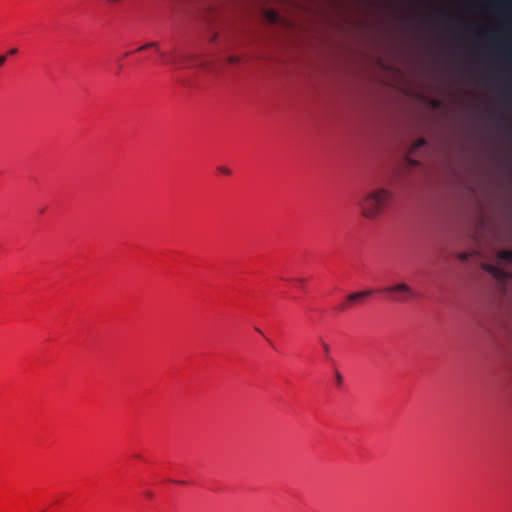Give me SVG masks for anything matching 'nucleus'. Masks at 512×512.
I'll use <instances>...</instances> for the list:
<instances>
[{"label":"nucleus","mask_w":512,"mask_h":512,"mask_svg":"<svg viewBox=\"0 0 512 512\" xmlns=\"http://www.w3.org/2000/svg\"><path fill=\"white\" fill-rule=\"evenodd\" d=\"M498 258L507 262H512V250H502L498 253Z\"/></svg>","instance_id":"6"},{"label":"nucleus","mask_w":512,"mask_h":512,"mask_svg":"<svg viewBox=\"0 0 512 512\" xmlns=\"http://www.w3.org/2000/svg\"><path fill=\"white\" fill-rule=\"evenodd\" d=\"M392 197V191L384 187L367 191L358 202L361 215L368 220L378 218L389 207Z\"/></svg>","instance_id":"1"},{"label":"nucleus","mask_w":512,"mask_h":512,"mask_svg":"<svg viewBox=\"0 0 512 512\" xmlns=\"http://www.w3.org/2000/svg\"><path fill=\"white\" fill-rule=\"evenodd\" d=\"M7 56L6 55H0V67L6 62Z\"/></svg>","instance_id":"13"},{"label":"nucleus","mask_w":512,"mask_h":512,"mask_svg":"<svg viewBox=\"0 0 512 512\" xmlns=\"http://www.w3.org/2000/svg\"><path fill=\"white\" fill-rule=\"evenodd\" d=\"M426 144H427L426 139H424V138H419V139H417V140L413 143L412 149H413V150L420 149V148L424 147Z\"/></svg>","instance_id":"8"},{"label":"nucleus","mask_w":512,"mask_h":512,"mask_svg":"<svg viewBox=\"0 0 512 512\" xmlns=\"http://www.w3.org/2000/svg\"><path fill=\"white\" fill-rule=\"evenodd\" d=\"M335 379H336V382H337L338 385L342 384L343 377H342V375L338 371L335 373Z\"/></svg>","instance_id":"10"},{"label":"nucleus","mask_w":512,"mask_h":512,"mask_svg":"<svg viewBox=\"0 0 512 512\" xmlns=\"http://www.w3.org/2000/svg\"><path fill=\"white\" fill-rule=\"evenodd\" d=\"M320 344L322 346L325 357L329 359L331 353L330 345L327 342H325L322 338H320Z\"/></svg>","instance_id":"7"},{"label":"nucleus","mask_w":512,"mask_h":512,"mask_svg":"<svg viewBox=\"0 0 512 512\" xmlns=\"http://www.w3.org/2000/svg\"><path fill=\"white\" fill-rule=\"evenodd\" d=\"M185 61H186V57L184 55L173 56V57L167 59L168 63H171L172 65H174L177 68H180Z\"/></svg>","instance_id":"5"},{"label":"nucleus","mask_w":512,"mask_h":512,"mask_svg":"<svg viewBox=\"0 0 512 512\" xmlns=\"http://www.w3.org/2000/svg\"><path fill=\"white\" fill-rule=\"evenodd\" d=\"M239 61H240V58L238 56L232 55L228 58V62L231 64L237 63Z\"/></svg>","instance_id":"11"},{"label":"nucleus","mask_w":512,"mask_h":512,"mask_svg":"<svg viewBox=\"0 0 512 512\" xmlns=\"http://www.w3.org/2000/svg\"><path fill=\"white\" fill-rule=\"evenodd\" d=\"M383 292L391 295V300L396 303H406L415 296L413 289L406 283L400 282L387 286Z\"/></svg>","instance_id":"2"},{"label":"nucleus","mask_w":512,"mask_h":512,"mask_svg":"<svg viewBox=\"0 0 512 512\" xmlns=\"http://www.w3.org/2000/svg\"><path fill=\"white\" fill-rule=\"evenodd\" d=\"M469 254L466 253V252H463V253H460L458 258L461 260V261H467L469 259Z\"/></svg>","instance_id":"12"},{"label":"nucleus","mask_w":512,"mask_h":512,"mask_svg":"<svg viewBox=\"0 0 512 512\" xmlns=\"http://www.w3.org/2000/svg\"><path fill=\"white\" fill-rule=\"evenodd\" d=\"M484 269L498 279H504L507 274L503 269L491 264L485 265Z\"/></svg>","instance_id":"4"},{"label":"nucleus","mask_w":512,"mask_h":512,"mask_svg":"<svg viewBox=\"0 0 512 512\" xmlns=\"http://www.w3.org/2000/svg\"><path fill=\"white\" fill-rule=\"evenodd\" d=\"M297 282H299L300 285H303L304 280L303 279H298Z\"/></svg>","instance_id":"15"},{"label":"nucleus","mask_w":512,"mask_h":512,"mask_svg":"<svg viewBox=\"0 0 512 512\" xmlns=\"http://www.w3.org/2000/svg\"><path fill=\"white\" fill-rule=\"evenodd\" d=\"M297 282H299L300 285H303L304 280L303 279H298Z\"/></svg>","instance_id":"16"},{"label":"nucleus","mask_w":512,"mask_h":512,"mask_svg":"<svg viewBox=\"0 0 512 512\" xmlns=\"http://www.w3.org/2000/svg\"><path fill=\"white\" fill-rule=\"evenodd\" d=\"M505 4H499L498 7H505Z\"/></svg>","instance_id":"18"},{"label":"nucleus","mask_w":512,"mask_h":512,"mask_svg":"<svg viewBox=\"0 0 512 512\" xmlns=\"http://www.w3.org/2000/svg\"><path fill=\"white\" fill-rule=\"evenodd\" d=\"M373 290L371 289H368V290H363V291H358V292H353V293H350L348 296H347V302L348 303H355L357 301H360L366 297H369L373 294Z\"/></svg>","instance_id":"3"},{"label":"nucleus","mask_w":512,"mask_h":512,"mask_svg":"<svg viewBox=\"0 0 512 512\" xmlns=\"http://www.w3.org/2000/svg\"><path fill=\"white\" fill-rule=\"evenodd\" d=\"M17 51H18V50H17V48H12V49H10V50L8 51V54H9V55H14V54H16V53H17Z\"/></svg>","instance_id":"14"},{"label":"nucleus","mask_w":512,"mask_h":512,"mask_svg":"<svg viewBox=\"0 0 512 512\" xmlns=\"http://www.w3.org/2000/svg\"><path fill=\"white\" fill-rule=\"evenodd\" d=\"M460 26H461L462 28H466V27H467L466 25H464V24H462V23L460 24Z\"/></svg>","instance_id":"19"},{"label":"nucleus","mask_w":512,"mask_h":512,"mask_svg":"<svg viewBox=\"0 0 512 512\" xmlns=\"http://www.w3.org/2000/svg\"><path fill=\"white\" fill-rule=\"evenodd\" d=\"M271 18H272V19H275V18H276V14L271 13Z\"/></svg>","instance_id":"17"},{"label":"nucleus","mask_w":512,"mask_h":512,"mask_svg":"<svg viewBox=\"0 0 512 512\" xmlns=\"http://www.w3.org/2000/svg\"><path fill=\"white\" fill-rule=\"evenodd\" d=\"M218 171L224 175H231L232 171L226 166L218 167Z\"/></svg>","instance_id":"9"}]
</instances>
